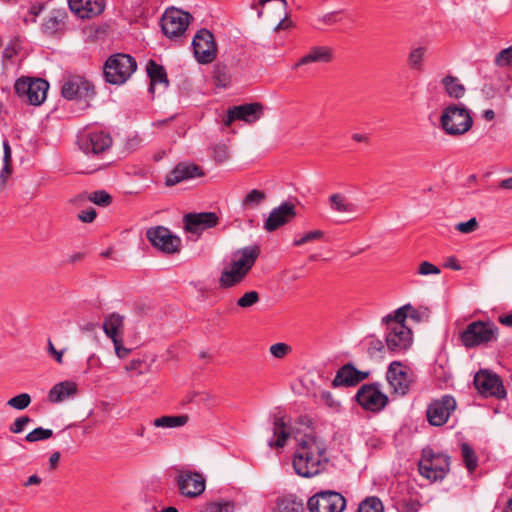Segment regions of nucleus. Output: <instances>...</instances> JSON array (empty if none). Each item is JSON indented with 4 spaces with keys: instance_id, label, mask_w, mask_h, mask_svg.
<instances>
[{
    "instance_id": "nucleus-1",
    "label": "nucleus",
    "mask_w": 512,
    "mask_h": 512,
    "mask_svg": "<svg viewBox=\"0 0 512 512\" xmlns=\"http://www.w3.org/2000/svg\"><path fill=\"white\" fill-rule=\"evenodd\" d=\"M299 448L295 452L293 468L302 477H312L321 471L322 462H328L325 457L326 445L312 434H305L298 439Z\"/></svg>"
},
{
    "instance_id": "nucleus-2",
    "label": "nucleus",
    "mask_w": 512,
    "mask_h": 512,
    "mask_svg": "<svg viewBox=\"0 0 512 512\" xmlns=\"http://www.w3.org/2000/svg\"><path fill=\"white\" fill-rule=\"evenodd\" d=\"M137 69L134 57L125 53H116L107 58L103 66L104 79L113 85L124 84Z\"/></svg>"
},
{
    "instance_id": "nucleus-3",
    "label": "nucleus",
    "mask_w": 512,
    "mask_h": 512,
    "mask_svg": "<svg viewBox=\"0 0 512 512\" xmlns=\"http://www.w3.org/2000/svg\"><path fill=\"white\" fill-rule=\"evenodd\" d=\"M440 125L447 135L460 136L471 129L473 118L464 105L450 104L442 111Z\"/></svg>"
},
{
    "instance_id": "nucleus-4",
    "label": "nucleus",
    "mask_w": 512,
    "mask_h": 512,
    "mask_svg": "<svg viewBox=\"0 0 512 512\" xmlns=\"http://www.w3.org/2000/svg\"><path fill=\"white\" fill-rule=\"evenodd\" d=\"M382 322L386 325L385 342L387 350L391 353H403L412 344V330L404 323L394 319L392 314H388L382 318Z\"/></svg>"
},
{
    "instance_id": "nucleus-5",
    "label": "nucleus",
    "mask_w": 512,
    "mask_h": 512,
    "mask_svg": "<svg viewBox=\"0 0 512 512\" xmlns=\"http://www.w3.org/2000/svg\"><path fill=\"white\" fill-rule=\"evenodd\" d=\"M498 327L491 321H473L460 334V341L466 348H475L496 341Z\"/></svg>"
},
{
    "instance_id": "nucleus-6",
    "label": "nucleus",
    "mask_w": 512,
    "mask_h": 512,
    "mask_svg": "<svg viewBox=\"0 0 512 512\" xmlns=\"http://www.w3.org/2000/svg\"><path fill=\"white\" fill-rule=\"evenodd\" d=\"M14 89L23 101L39 106L46 99L49 83L42 78H20L15 82Z\"/></svg>"
},
{
    "instance_id": "nucleus-7",
    "label": "nucleus",
    "mask_w": 512,
    "mask_h": 512,
    "mask_svg": "<svg viewBox=\"0 0 512 512\" xmlns=\"http://www.w3.org/2000/svg\"><path fill=\"white\" fill-rule=\"evenodd\" d=\"M355 400L366 411L378 413L388 404V396L380 390L378 383L363 384L355 395Z\"/></svg>"
},
{
    "instance_id": "nucleus-8",
    "label": "nucleus",
    "mask_w": 512,
    "mask_h": 512,
    "mask_svg": "<svg viewBox=\"0 0 512 512\" xmlns=\"http://www.w3.org/2000/svg\"><path fill=\"white\" fill-rule=\"evenodd\" d=\"M310 512H342L346 507V499L336 491H320L308 499Z\"/></svg>"
},
{
    "instance_id": "nucleus-9",
    "label": "nucleus",
    "mask_w": 512,
    "mask_h": 512,
    "mask_svg": "<svg viewBox=\"0 0 512 512\" xmlns=\"http://www.w3.org/2000/svg\"><path fill=\"white\" fill-rule=\"evenodd\" d=\"M61 95L66 100H88L94 97V85L83 76L67 77L61 87Z\"/></svg>"
},
{
    "instance_id": "nucleus-10",
    "label": "nucleus",
    "mask_w": 512,
    "mask_h": 512,
    "mask_svg": "<svg viewBox=\"0 0 512 512\" xmlns=\"http://www.w3.org/2000/svg\"><path fill=\"white\" fill-rule=\"evenodd\" d=\"M191 15L177 8L167 9L161 18V29L170 39L180 37L186 31Z\"/></svg>"
},
{
    "instance_id": "nucleus-11",
    "label": "nucleus",
    "mask_w": 512,
    "mask_h": 512,
    "mask_svg": "<svg viewBox=\"0 0 512 512\" xmlns=\"http://www.w3.org/2000/svg\"><path fill=\"white\" fill-rule=\"evenodd\" d=\"M424 458L419 462V472L422 476L432 481H438L445 478L449 470V460L447 455L429 453L426 456V451L423 452Z\"/></svg>"
},
{
    "instance_id": "nucleus-12",
    "label": "nucleus",
    "mask_w": 512,
    "mask_h": 512,
    "mask_svg": "<svg viewBox=\"0 0 512 512\" xmlns=\"http://www.w3.org/2000/svg\"><path fill=\"white\" fill-rule=\"evenodd\" d=\"M194 56L200 64L213 62L217 53V45L213 34L207 29H200L193 38Z\"/></svg>"
},
{
    "instance_id": "nucleus-13",
    "label": "nucleus",
    "mask_w": 512,
    "mask_h": 512,
    "mask_svg": "<svg viewBox=\"0 0 512 512\" xmlns=\"http://www.w3.org/2000/svg\"><path fill=\"white\" fill-rule=\"evenodd\" d=\"M474 386L485 397L503 399L507 394L501 378L487 370H480L475 374Z\"/></svg>"
},
{
    "instance_id": "nucleus-14",
    "label": "nucleus",
    "mask_w": 512,
    "mask_h": 512,
    "mask_svg": "<svg viewBox=\"0 0 512 512\" xmlns=\"http://www.w3.org/2000/svg\"><path fill=\"white\" fill-rule=\"evenodd\" d=\"M146 237L153 247L167 254H173L179 251L181 240L173 235L170 230L164 226L151 227L146 231Z\"/></svg>"
},
{
    "instance_id": "nucleus-15",
    "label": "nucleus",
    "mask_w": 512,
    "mask_h": 512,
    "mask_svg": "<svg viewBox=\"0 0 512 512\" xmlns=\"http://www.w3.org/2000/svg\"><path fill=\"white\" fill-rule=\"evenodd\" d=\"M78 144L86 155H99L111 147L112 137L102 130L90 131L79 137Z\"/></svg>"
},
{
    "instance_id": "nucleus-16",
    "label": "nucleus",
    "mask_w": 512,
    "mask_h": 512,
    "mask_svg": "<svg viewBox=\"0 0 512 512\" xmlns=\"http://www.w3.org/2000/svg\"><path fill=\"white\" fill-rule=\"evenodd\" d=\"M181 495L195 498L205 491V479L202 474L195 471H179L176 478Z\"/></svg>"
},
{
    "instance_id": "nucleus-17",
    "label": "nucleus",
    "mask_w": 512,
    "mask_h": 512,
    "mask_svg": "<svg viewBox=\"0 0 512 512\" xmlns=\"http://www.w3.org/2000/svg\"><path fill=\"white\" fill-rule=\"evenodd\" d=\"M456 405V400L450 395H444L441 399L433 401L426 412L429 423L432 426L444 425L456 409Z\"/></svg>"
},
{
    "instance_id": "nucleus-18",
    "label": "nucleus",
    "mask_w": 512,
    "mask_h": 512,
    "mask_svg": "<svg viewBox=\"0 0 512 512\" xmlns=\"http://www.w3.org/2000/svg\"><path fill=\"white\" fill-rule=\"evenodd\" d=\"M263 115V105L261 103H246L230 107L223 122L230 126L236 120H242L246 123H254Z\"/></svg>"
},
{
    "instance_id": "nucleus-19",
    "label": "nucleus",
    "mask_w": 512,
    "mask_h": 512,
    "mask_svg": "<svg viewBox=\"0 0 512 512\" xmlns=\"http://www.w3.org/2000/svg\"><path fill=\"white\" fill-rule=\"evenodd\" d=\"M296 215L295 205L291 202H283L272 209L268 218L264 221L263 228L267 232H273L291 222Z\"/></svg>"
},
{
    "instance_id": "nucleus-20",
    "label": "nucleus",
    "mask_w": 512,
    "mask_h": 512,
    "mask_svg": "<svg viewBox=\"0 0 512 512\" xmlns=\"http://www.w3.org/2000/svg\"><path fill=\"white\" fill-rule=\"evenodd\" d=\"M219 218L214 212L188 213L183 217L185 230L200 235L204 230L215 227Z\"/></svg>"
},
{
    "instance_id": "nucleus-21",
    "label": "nucleus",
    "mask_w": 512,
    "mask_h": 512,
    "mask_svg": "<svg viewBox=\"0 0 512 512\" xmlns=\"http://www.w3.org/2000/svg\"><path fill=\"white\" fill-rule=\"evenodd\" d=\"M386 379L395 394L404 396L408 393L411 380L401 362L393 361L389 364Z\"/></svg>"
},
{
    "instance_id": "nucleus-22",
    "label": "nucleus",
    "mask_w": 512,
    "mask_h": 512,
    "mask_svg": "<svg viewBox=\"0 0 512 512\" xmlns=\"http://www.w3.org/2000/svg\"><path fill=\"white\" fill-rule=\"evenodd\" d=\"M203 175L204 173L200 166L193 163L181 162L166 175L165 184L166 186H174L184 180L201 177Z\"/></svg>"
},
{
    "instance_id": "nucleus-23",
    "label": "nucleus",
    "mask_w": 512,
    "mask_h": 512,
    "mask_svg": "<svg viewBox=\"0 0 512 512\" xmlns=\"http://www.w3.org/2000/svg\"><path fill=\"white\" fill-rule=\"evenodd\" d=\"M68 5L77 17L89 19L104 11L105 0H68Z\"/></svg>"
},
{
    "instance_id": "nucleus-24",
    "label": "nucleus",
    "mask_w": 512,
    "mask_h": 512,
    "mask_svg": "<svg viewBox=\"0 0 512 512\" xmlns=\"http://www.w3.org/2000/svg\"><path fill=\"white\" fill-rule=\"evenodd\" d=\"M333 58V51L328 46H314L309 52L301 57L298 62L294 65V68H298L302 65L311 63H329Z\"/></svg>"
},
{
    "instance_id": "nucleus-25",
    "label": "nucleus",
    "mask_w": 512,
    "mask_h": 512,
    "mask_svg": "<svg viewBox=\"0 0 512 512\" xmlns=\"http://www.w3.org/2000/svg\"><path fill=\"white\" fill-rule=\"evenodd\" d=\"M291 434V429L284 421V418L274 415L273 436L276 439L271 438L268 441V446L270 448H283Z\"/></svg>"
},
{
    "instance_id": "nucleus-26",
    "label": "nucleus",
    "mask_w": 512,
    "mask_h": 512,
    "mask_svg": "<svg viewBox=\"0 0 512 512\" xmlns=\"http://www.w3.org/2000/svg\"><path fill=\"white\" fill-rule=\"evenodd\" d=\"M68 17L65 9H54L42 24L44 33L53 35L65 28Z\"/></svg>"
},
{
    "instance_id": "nucleus-27",
    "label": "nucleus",
    "mask_w": 512,
    "mask_h": 512,
    "mask_svg": "<svg viewBox=\"0 0 512 512\" xmlns=\"http://www.w3.org/2000/svg\"><path fill=\"white\" fill-rule=\"evenodd\" d=\"M237 254H239L240 257L238 259H234L232 262L235 266H238L245 272L249 273L259 257L260 248L257 245L246 246L238 250Z\"/></svg>"
},
{
    "instance_id": "nucleus-28",
    "label": "nucleus",
    "mask_w": 512,
    "mask_h": 512,
    "mask_svg": "<svg viewBox=\"0 0 512 512\" xmlns=\"http://www.w3.org/2000/svg\"><path fill=\"white\" fill-rule=\"evenodd\" d=\"M247 272L239 268L238 266H235L233 262H231L229 268H225L221 276L219 278V285L221 288H231L239 283H241L244 278L247 276Z\"/></svg>"
},
{
    "instance_id": "nucleus-29",
    "label": "nucleus",
    "mask_w": 512,
    "mask_h": 512,
    "mask_svg": "<svg viewBox=\"0 0 512 512\" xmlns=\"http://www.w3.org/2000/svg\"><path fill=\"white\" fill-rule=\"evenodd\" d=\"M77 387L75 383L70 381H63L54 385L48 393V400L51 403H59L70 396L75 395Z\"/></svg>"
},
{
    "instance_id": "nucleus-30",
    "label": "nucleus",
    "mask_w": 512,
    "mask_h": 512,
    "mask_svg": "<svg viewBox=\"0 0 512 512\" xmlns=\"http://www.w3.org/2000/svg\"><path fill=\"white\" fill-rule=\"evenodd\" d=\"M148 77L150 78L149 91L154 92V87L157 84H163L164 87H168L169 80L165 68L156 63L154 60H149L146 66Z\"/></svg>"
},
{
    "instance_id": "nucleus-31",
    "label": "nucleus",
    "mask_w": 512,
    "mask_h": 512,
    "mask_svg": "<svg viewBox=\"0 0 512 512\" xmlns=\"http://www.w3.org/2000/svg\"><path fill=\"white\" fill-rule=\"evenodd\" d=\"M123 319L124 317L118 313H112L105 317L103 331L112 341L113 339L121 338Z\"/></svg>"
},
{
    "instance_id": "nucleus-32",
    "label": "nucleus",
    "mask_w": 512,
    "mask_h": 512,
    "mask_svg": "<svg viewBox=\"0 0 512 512\" xmlns=\"http://www.w3.org/2000/svg\"><path fill=\"white\" fill-rule=\"evenodd\" d=\"M356 375V368L351 363L343 365L336 373V376L334 377L332 381L333 387H340V386H355V378Z\"/></svg>"
},
{
    "instance_id": "nucleus-33",
    "label": "nucleus",
    "mask_w": 512,
    "mask_h": 512,
    "mask_svg": "<svg viewBox=\"0 0 512 512\" xmlns=\"http://www.w3.org/2000/svg\"><path fill=\"white\" fill-rule=\"evenodd\" d=\"M274 512H304V505L295 495H284L276 499Z\"/></svg>"
},
{
    "instance_id": "nucleus-34",
    "label": "nucleus",
    "mask_w": 512,
    "mask_h": 512,
    "mask_svg": "<svg viewBox=\"0 0 512 512\" xmlns=\"http://www.w3.org/2000/svg\"><path fill=\"white\" fill-rule=\"evenodd\" d=\"M329 204L333 211L339 213H355L357 211V206L340 193L332 194L329 197Z\"/></svg>"
},
{
    "instance_id": "nucleus-35",
    "label": "nucleus",
    "mask_w": 512,
    "mask_h": 512,
    "mask_svg": "<svg viewBox=\"0 0 512 512\" xmlns=\"http://www.w3.org/2000/svg\"><path fill=\"white\" fill-rule=\"evenodd\" d=\"M442 84L447 94L452 98L459 99L465 94V87L459 82L457 77L448 75L442 79Z\"/></svg>"
},
{
    "instance_id": "nucleus-36",
    "label": "nucleus",
    "mask_w": 512,
    "mask_h": 512,
    "mask_svg": "<svg viewBox=\"0 0 512 512\" xmlns=\"http://www.w3.org/2000/svg\"><path fill=\"white\" fill-rule=\"evenodd\" d=\"M365 345L369 357L373 359H382L387 350V345L374 336L367 337L365 339Z\"/></svg>"
},
{
    "instance_id": "nucleus-37",
    "label": "nucleus",
    "mask_w": 512,
    "mask_h": 512,
    "mask_svg": "<svg viewBox=\"0 0 512 512\" xmlns=\"http://www.w3.org/2000/svg\"><path fill=\"white\" fill-rule=\"evenodd\" d=\"M422 316V313L415 309L411 304H405L392 313V317L394 319L404 324L407 317H410L416 322H420L422 320Z\"/></svg>"
},
{
    "instance_id": "nucleus-38",
    "label": "nucleus",
    "mask_w": 512,
    "mask_h": 512,
    "mask_svg": "<svg viewBox=\"0 0 512 512\" xmlns=\"http://www.w3.org/2000/svg\"><path fill=\"white\" fill-rule=\"evenodd\" d=\"M188 421L187 415L162 416L156 418L153 422L154 426L161 428H175L185 425Z\"/></svg>"
},
{
    "instance_id": "nucleus-39",
    "label": "nucleus",
    "mask_w": 512,
    "mask_h": 512,
    "mask_svg": "<svg viewBox=\"0 0 512 512\" xmlns=\"http://www.w3.org/2000/svg\"><path fill=\"white\" fill-rule=\"evenodd\" d=\"M235 502L228 499H219L205 504L202 512H234Z\"/></svg>"
},
{
    "instance_id": "nucleus-40",
    "label": "nucleus",
    "mask_w": 512,
    "mask_h": 512,
    "mask_svg": "<svg viewBox=\"0 0 512 512\" xmlns=\"http://www.w3.org/2000/svg\"><path fill=\"white\" fill-rule=\"evenodd\" d=\"M426 54V48L423 46L415 47L411 49L408 55V65L411 69L416 71L423 70V60Z\"/></svg>"
},
{
    "instance_id": "nucleus-41",
    "label": "nucleus",
    "mask_w": 512,
    "mask_h": 512,
    "mask_svg": "<svg viewBox=\"0 0 512 512\" xmlns=\"http://www.w3.org/2000/svg\"><path fill=\"white\" fill-rule=\"evenodd\" d=\"M266 199V194L258 189L251 190L243 199L242 207L244 209H254L261 205Z\"/></svg>"
},
{
    "instance_id": "nucleus-42",
    "label": "nucleus",
    "mask_w": 512,
    "mask_h": 512,
    "mask_svg": "<svg viewBox=\"0 0 512 512\" xmlns=\"http://www.w3.org/2000/svg\"><path fill=\"white\" fill-rule=\"evenodd\" d=\"M461 453H462L463 461H464L465 466L468 469V471L470 473L474 472L478 465V458H477L473 448L467 443H462Z\"/></svg>"
},
{
    "instance_id": "nucleus-43",
    "label": "nucleus",
    "mask_w": 512,
    "mask_h": 512,
    "mask_svg": "<svg viewBox=\"0 0 512 512\" xmlns=\"http://www.w3.org/2000/svg\"><path fill=\"white\" fill-rule=\"evenodd\" d=\"M79 198L82 200L88 199L89 201L101 207H106L112 202L111 195L104 190L94 191L88 195L82 194L79 196Z\"/></svg>"
},
{
    "instance_id": "nucleus-44",
    "label": "nucleus",
    "mask_w": 512,
    "mask_h": 512,
    "mask_svg": "<svg viewBox=\"0 0 512 512\" xmlns=\"http://www.w3.org/2000/svg\"><path fill=\"white\" fill-rule=\"evenodd\" d=\"M356 512H384V505L378 497L371 496L359 504Z\"/></svg>"
},
{
    "instance_id": "nucleus-45",
    "label": "nucleus",
    "mask_w": 512,
    "mask_h": 512,
    "mask_svg": "<svg viewBox=\"0 0 512 512\" xmlns=\"http://www.w3.org/2000/svg\"><path fill=\"white\" fill-rule=\"evenodd\" d=\"M342 13V10L332 11L326 13L322 16L317 17L316 24L314 25L317 29H322L323 26H331L340 21L339 15Z\"/></svg>"
},
{
    "instance_id": "nucleus-46",
    "label": "nucleus",
    "mask_w": 512,
    "mask_h": 512,
    "mask_svg": "<svg viewBox=\"0 0 512 512\" xmlns=\"http://www.w3.org/2000/svg\"><path fill=\"white\" fill-rule=\"evenodd\" d=\"M52 436H53V431L51 429L37 427L26 435L25 440L27 442L33 443V442H37V441L47 440V439L51 438Z\"/></svg>"
},
{
    "instance_id": "nucleus-47",
    "label": "nucleus",
    "mask_w": 512,
    "mask_h": 512,
    "mask_svg": "<svg viewBox=\"0 0 512 512\" xmlns=\"http://www.w3.org/2000/svg\"><path fill=\"white\" fill-rule=\"evenodd\" d=\"M31 401V396L28 393H21L10 398L7 405L16 410H24L30 405Z\"/></svg>"
},
{
    "instance_id": "nucleus-48",
    "label": "nucleus",
    "mask_w": 512,
    "mask_h": 512,
    "mask_svg": "<svg viewBox=\"0 0 512 512\" xmlns=\"http://www.w3.org/2000/svg\"><path fill=\"white\" fill-rule=\"evenodd\" d=\"M324 236V232L321 231V230H314V231H310L306 234H304L302 237L298 238V239H295L293 241V245L294 246H301V245H304L308 242H312V241H315V240H320L322 239Z\"/></svg>"
},
{
    "instance_id": "nucleus-49",
    "label": "nucleus",
    "mask_w": 512,
    "mask_h": 512,
    "mask_svg": "<svg viewBox=\"0 0 512 512\" xmlns=\"http://www.w3.org/2000/svg\"><path fill=\"white\" fill-rule=\"evenodd\" d=\"M259 301V294L256 291L246 292L237 300V305L241 308H248Z\"/></svg>"
},
{
    "instance_id": "nucleus-50",
    "label": "nucleus",
    "mask_w": 512,
    "mask_h": 512,
    "mask_svg": "<svg viewBox=\"0 0 512 512\" xmlns=\"http://www.w3.org/2000/svg\"><path fill=\"white\" fill-rule=\"evenodd\" d=\"M419 502L411 498L402 499L397 503L398 512H418Z\"/></svg>"
},
{
    "instance_id": "nucleus-51",
    "label": "nucleus",
    "mask_w": 512,
    "mask_h": 512,
    "mask_svg": "<svg viewBox=\"0 0 512 512\" xmlns=\"http://www.w3.org/2000/svg\"><path fill=\"white\" fill-rule=\"evenodd\" d=\"M32 421L29 416H20L14 420V422L9 426L10 432L14 434L22 433L25 427Z\"/></svg>"
},
{
    "instance_id": "nucleus-52",
    "label": "nucleus",
    "mask_w": 512,
    "mask_h": 512,
    "mask_svg": "<svg viewBox=\"0 0 512 512\" xmlns=\"http://www.w3.org/2000/svg\"><path fill=\"white\" fill-rule=\"evenodd\" d=\"M512 62V46L503 49L501 52H499L496 56L495 63L500 66H507L510 65Z\"/></svg>"
},
{
    "instance_id": "nucleus-53",
    "label": "nucleus",
    "mask_w": 512,
    "mask_h": 512,
    "mask_svg": "<svg viewBox=\"0 0 512 512\" xmlns=\"http://www.w3.org/2000/svg\"><path fill=\"white\" fill-rule=\"evenodd\" d=\"M290 350H291V347L289 345H287L286 343H282V342L275 343V344L271 345V347H270V353L275 358H278V359L285 357Z\"/></svg>"
},
{
    "instance_id": "nucleus-54",
    "label": "nucleus",
    "mask_w": 512,
    "mask_h": 512,
    "mask_svg": "<svg viewBox=\"0 0 512 512\" xmlns=\"http://www.w3.org/2000/svg\"><path fill=\"white\" fill-rule=\"evenodd\" d=\"M440 269L435 266L434 264L428 262V261H423L419 264V268H418V274L420 275H423V276H428V275H431V274H440Z\"/></svg>"
},
{
    "instance_id": "nucleus-55",
    "label": "nucleus",
    "mask_w": 512,
    "mask_h": 512,
    "mask_svg": "<svg viewBox=\"0 0 512 512\" xmlns=\"http://www.w3.org/2000/svg\"><path fill=\"white\" fill-rule=\"evenodd\" d=\"M478 227V222L476 218H471L470 220L466 222H460L456 225V230H458L461 233H471L475 231Z\"/></svg>"
},
{
    "instance_id": "nucleus-56",
    "label": "nucleus",
    "mask_w": 512,
    "mask_h": 512,
    "mask_svg": "<svg viewBox=\"0 0 512 512\" xmlns=\"http://www.w3.org/2000/svg\"><path fill=\"white\" fill-rule=\"evenodd\" d=\"M214 159L218 163H223L229 158L228 148L225 145H217L213 149Z\"/></svg>"
},
{
    "instance_id": "nucleus-57",
    "label": "nucleus",
    "mask_w": 512,
    "mask_h": 512,
    "mask_svg": "<svg viewBox=\"0 0 512 512\" xmlns=\"http://www.w3.org/2000/svg\"><path fill=\"white\" fill-rule=\"evenodd\" d=\"M112 342L114 344V349H115V353H116L117 357H119L120 359H124L130 354L131 349L126 348L123 345L122 338L113 339Z\"/></svg>"
},
{
    "instance_id": "nucleus-58",
    "label": "nucleus",
    "mask_w": 512,
    "mask_h": 512,
    "mask_svg": "<svg viewBox=\"0 0 512 512\" xmlns=\"http://www.w3.org/2000/svg\"><path fill=\"white\" fill-rule=\"evenodd\" d=\"M78 218L85 223H91L96 218V211L94 208L83 210L78 214Z\"/></svg>"
},
{
    "instance_id": "nucleus-59",
    "label": "nucleus",
    "mask_w": 512,
    "mask_h": 512,
    "mask_svg": "<svg viewBox=\"0 0 512 512\" xmlns=\"http://www.w3.org/2000/svg\"><path fill=\"white\" fill-rule=\"evenodd\" d=\"M48 353L54 357V359L56 360L57 363L61 364L63 362V354H64V351H58L55 349L52 341L49 339L48 340Z\"/></svg>"
},
{
    "instance_id": "nucleus-60",
    "label": "nucleus",
    "mask_w": 512,
    "mask_h": 512,
    "mask_svg": "<svg viewBox=\"0 0 512 512\" xmlns=\"http://www.w3.org/2000/svg\"><path fill=\"white\" fill-rule=\"evenodd\" d=\"M226 66H220L217 65L216 71H215V78L219 83H221L223 86L225 85V82L227 81L228 77L226 75Z\"/></svg>"
},
{
    "instance_id": "nucleus-61",
    "label": "nucleus",
    "mask_w": 512,
    "mask_h": 512,
    "mask_svg": "<svg viewBox=\"0 0 512 512\" xmlns=\"http://www.w3.org/2000/svg\"><path fill=\"white\" fill-rule=\"evenodd\" d=\"M445 268H450L452 270L458 271L461 270V265L459 264L458 260L454 256H450L446 259L444 263Z\"/></svg>"
},
{
    "instance_id": "nucleus-62",
    "label": "nucleus",
    "mask_w": 512,
    "mask_h": 512,
    "mask_svg": "<svg viewBox=\"0 0 512 512\" xmlns=\"http://www.w3.org/2000/svg\"><path fill=\"white\" fill-rule=\"evenodd\" d=\"M11 173L10 162H4V166L0 172V184L4 185L7 176Z\"/></svg>"
},
{
    "instance_id": "nucleus-63",
    "label": "nucleus",
    "mask_w": 512,
    "mask_h": 512,
    "mask_svg": "<svg viewBox=\"0 0 512 512\" xmlns=\"http://www.w3.org/2000/svg\"><path fill=\"white\" fill-rule=\"evenodd\" d=\"M498 321L502 325L512 328V311L510 313L500 315Z\"/></svg>"
},
{
    "instance_id": "nucleus-64",
    "label": "nucleus",
    "mask_w": 512,
    "mask_h": 512,
    "mask_svg": "<svg viewBox=\"0 0 512 512\" xmlns=\"http://www.w3.org/2000/svg\"><path fill=\"white\" fill-rule=\"evenodd\" d=\"M42 482V479L37 475H31L26 482H24L23 486L28 487L31 485H39Z\"/></svg>"
}]
</instances>
